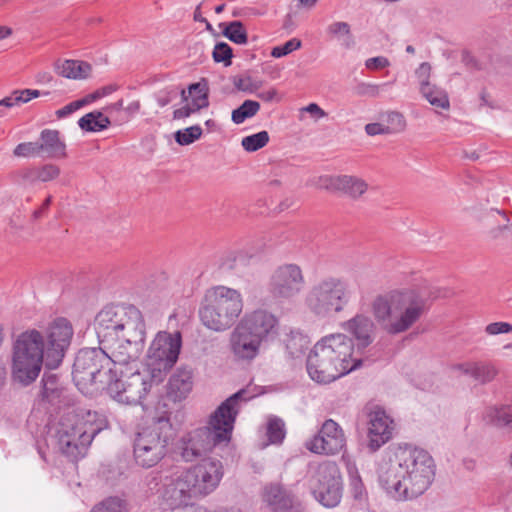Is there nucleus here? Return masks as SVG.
Listing matches in <instances>:
<instances>
[{"mask_svg": "<svg viewBox=\"0 0 512 512\" xmlns=\"http://www.w3.org/2000/svg\"><path fill=\"white\" fill-rule=\"evenodd\" d=\"M73 336V328L65 318L54 320L46 332V344L37 330L18 336L12 353V379L27 386L38 377L45 361L49 369L57 368L63 360Z\"/></svg>", "mask_w": 512, "mask_h": 512, "instance_id": "obj_1", "label": "nucleus"}, {"mask_svg": "<svg viewBox=\"0 0 512 512\" xmlns=\"http://www.w3.org/2000/svg\"><path fill=\"white\" fill-rule=\"evenodd\" d=\"M380 486L396 500L422 495L432 483L435 464L424 449L398 446L387 449L377 463Z\"/></svg>", "mask_w": 512, "mask_h": 512, "instance_id": "obj_2", "label": "nucleus"}, {"mask_svg": "<svg viewBox=\"0 0 512 512\" xmlns=\"http://www.w3.org/2000/svg\"><path fill=\"white\" fill-rule=\"evenodd\" d=\"M246 389L231 395L211 414L208 425L194 429L182 436L180 455L186 462H193L211 452L215 447L227 446L231 440L241 403L251 399Z\"/></svg>", "mask_w": 512, "mask_h": 512, "instance_id": "obj_3", "label": "nucleus"}, {"mask_svg": "<svg viewBox=\"0 0 512 512\" xmlns=\"http://www.w3.org/2000/svg\"><path fill=\"white\" fill-rule=\"evenodd\" d=\"M362 359L354 357V343L343 333L322 337L307 358L310 378L320 384H329L358 369Z\"/></svg>", "mask_w": 512, "mask_h": 512, "instance_id": "obj_4", "label": "nucleus"}, {"mask_svg": "<svg viewBox=\"0 0 512 512\" xmlns=\"http://www.w3.org/2000/svg\"><path fill=\"white\" fill-rule=\"evenodd\" d=\"M105 426V418L96 411H68L61 417L55 430L56 447L70 460L77 461L86 455L93 439Z\"/></svg>", "mask_w": 512, "mask_h": 512, "instance_id": "obj_5", "label": "nucleus"}, {"mask_svg": "<svg viewBox=\"0 0 512 512\" xmlns=\"http://www.w3.org/2000/svg\"><path fill=\"white\" fill-rule=\"evenodd\" d=\"M373 314L382 328L392 335L410 329L422 316L425 309L423 298L415 291L379 296L372 304Z\"/></svg>", "mask_w": 512, "mask_h": 512, "instance_id": "obj_6", "label": "nucleus"}, {"mask_svg": "<svg viewBox=\"0 0 512 512\" xmlns=\"http://www.w3.org/2000/svg\"><path fill=\"white\" fill-rule=\"evenodd\" d=\"M243 310L241 293L223 285L210 288L199 315L202 324L210 330L223 332L229 329Z\"/></svg>", "mask_w": 512, "mask_h": 512, "instance_id": "obj_7", "label": "nucleus"}, {"mask_svg": "<svg viewBox=\"0 0 512 512\" xmlns=\"http://www.w3.org/2000/svg\"><path fill=\"white\" fill-rule=\"evenodd\" d=\"M94 328L99 344L145 330L141 311L133 305L104 307L95 317Z\"/></svg>", "mask_w": 512, "mask_h": 512, "instance_id": "obj_8", "label": "nucleus"}, {"mask_svg": "<svg viewBox=\"0 0 512 512\" xmlns=\"http://www.w3.org/2000/svg\"><path fill=\"white\" fill-rule=\"evenodd\" d=\"M352 290L349 284L336 277L325 278L311 287L305 297V304L318 316L339 313L349 303Z\"/></svg>", "mask_w": 512, "mask_h": 512, "instance_id": "obj_9", "label": "nucleus"}, {"mask_svg": "<svg viewBox=\"0 0 512 512\" xmlns=\"http://www.w3.org/2000/svg\"><path fill=\"white\" fill-rule=\"evenodd\" d=\"M306 478L314 498L324 507L334 508L340 503L343 485L340 470L335 462L310 464Z\"/></svg>", "mask_w": 512, "mask_h": 512, "instance_id": "obj_10", "label": "nucleus"}, {"mask_svg": "<svg viewBox=\"0 0 512 512\" xmlns=\"http://www.w3.org/2000/svg\"><path fill=\"white\" fill-rule=\"evenodd\" d=\"M168 430H170L169 421L160 418L136 434L133 453L138 465L150 468L164 458L170 441Z\"/></svg>", "mask_w": 512, "mask_h": 512, "instance_id": "obj_11", "label": "nucleus"}, {"mask_svg": "<svg viewBox=\"0 0 512 512\" xmlns=\"http://www.w3.org/2000/svg\"><path fill=\"white\" fill-rule=\"evenodd\" d=\"M118 374L107 383V391L116 401L129 405L140 404L151 388L162 382L154 381L146 367L141 372L120 369Z\"/></svg>", "mask_w": 512, "mask_h": 512, "instance_id": "obj_12", "label": "nucleus"}, {"mask_svg": "<svg viewBox=\"0 0 512 512\" xmlns=\"http://www.w3.org/2000/svg\"><path fill=\"white\" fill-rule=\"evenodd\" d=\"M73 379L79 383H100L107 385L116 376V370L109 366V359L101 345L81 349L73 364Z\"/></svg>", "mask_w": 512, "mask_h": 512, "instance_id": "obj_13", "label": "nucleus"}, {"mask_svg": "<svg viewBox=\"0 0 512 512\" xmlns=\"http://www.w3.org/2000/svg\"><path fill=\"white\" fill-rule=\"evenodd\" d=\"M181 348V335L158 332L149 346L145 367L149 369L154 381H163L168 371L178 360Z\"/></svg>", "mask_w": 512, "mask_h": 512, "instance_id": "obj_14", "label": "nucleus"}, {"mask_svg": "<svg viewBox=\"0 0 512 512\" xmlns=\"http://www.w3.org/2000/svg\"><path fill=\"white\" fill-rule=\"evenodd\" d=\"M145 334V330L139 331L101 344L102 350L109 359V366L116 370V375L120 369L133 370L131 365L135 364L140 356Z\"/></svg>", "mask_w": 512, "mask_h": 512, "instance_id": "obj_15", "label": "nucleus"}, {"mask_svg": "<svg viewBox=\"0 0 512 512\" xmlns=\"http://www.w3.org/2000/svg\"><path fill=\"white\" fill-rule=\"evenodd\" d=\"M162 481L161 497L171 509L190 507L192 498L198 496L186 470L166 475Z\"/></svg>", "mask_w": 512, "mask_h": 512, "instance_id": "obj_16", "label": "nucleus"}, {"mask_svg": "<svg viewBox=\"0 0 512 512\" xmlns=\"http://www.w3.org/2000/svg\"><path fill=\"white\" fill-rule=\"evenodd\" d=\"M304 275L296 264H285L274 270L269 281V291L274 298L290 299L304 287Z\"/></svg>", "mask_w": 512, "mask_h": 512, "instance_id": "obj_17", "label": "nucleus"}, {"mask_svg": "<svg viewBox=\"0 0 512 512\" xmlns=\"http://www.w3.org/2000/svg\"><path fill=\"white\" fill-rule=\"evenodd\" d=\"M186 472L192 481L195 494L206 496L219 486L224 475V468L220 460L207 458L186 469Z\"/></svg>", "mask_w": 512, "mask_h": 512, "instance_id": "obj_18", "label": "nucleus"}, {"mask_svg": "<svg viewBox=\"0 0 512 512\" xmlns=\"http://www.w3.org/2000/svg\"><path fill=\"white\" fill-rule=\"evenodd\" d=\"M316 186L332 193H338L352 200L360 199L369 189L365 179L350 174L319 176Z\"/></svg>", "mask_w": 512, "mask_h": 512, "instance_id": "obj_19", "label": "nucleus"}, {"mask_svg": "<svg viewBox=\"0 0 512 512\" xmlns=\"http://www.w3.org/2000/svg\"><path fill=\"white\" fill-rule=\"evenodd\" d=\"M346 438L342 428L332 419L326 420L319 433L306 442V448L316 454L334 455L343 450Z\"/></svg>", "mask_w": 512, "mask_h": 512, "instance_id": "obj_20", "label": "nucleus"}, {"mask_svg": "<svg viewBox=\"0 0 512 512\" xmlns=\"http://www.w3.org/2000/svg\"><path fill=\"white\" fill-rule=\"evenodd\" d=\"M239 324L256 337L261 343L277 334L278 319L267 310L257 309L246 313Z\"/></svg>", "mask_w": 512, "mask_h": 512, "instance_id": "obj_21", "label": "nucleus"}, {"mask_svg": "<svg viewBox=\"0 0 512 512\" xmlns=\"http://www.w3.org/2000/svg\"><path fill=\"white\" fill-rule=\"evenodd\" d=\"M261 344L256 337L239 323L229 337V349L238 361H252L255 359L260 352Z\"/></svg>", "mask_w": 512, "mask_h": 512, "instance_id": "obj_22", "label": "nucleus"}, {"mask_svg": "<svg viewBox=\"0 0 512 512\" xmlns=\"http://www.w3.org/2000/svg\"><path fill=\"white\" fill-rule=\"evenodd\" d=\"M393 420L382 409H376L370 414L368 428V447L372 452L377 451L387 443L393 432Z\"/></svg>", "mask_w": 512, "mask_h": 512, "instance_id": "obj_23", "label": "nucleus"}, {"mask_svg": "<svg viewBox=\"0 0 512 512\" xmlns=\"http://www.w3.org/2000/svg\"><path fill=\"white\" fill-rule=\"evenodd\" d=\"M263 501L274 512H300V504L294 495L279 484L265 486Z\"/></svg>", "mask_w": 512, "mask_h": 512, "instance_id": "obj_24", "label": "nucleus"}, {"mask_svg": "<svg viewBox=\"0 0 512 512\" xmlns=\"http://www.w3.org/2000/svg\"><path fill=\"white\" fill-rule=\"evenodd\" d=\"M344 328L357 340V350L365 349L373 342L374 323L364 315L358 314L344 324Z\"/></svg>", "mask_w": 512, "mask_h": 512, "instance_id": "obj_25", "label": "nucleus"}, {"mask_svg": "<svg viewBox=\"0 0 512 512\" xmlns=\"http://www.w3.org/2000/svg\"><path fill=\"white\" fill-rule=\"evenodd\" d=\"M450 370L467 375L481 384L491 382L497 375V370L493 365L484 363L457 364L450 367Z\"/></svg>", "mask_w": 512, "mask_h": 512, "instance_id": "obj_26", "label": "nucleus"}, {"mask_svg": "<svg viewBox=\"0 0 512 512\" xmlns=\"http://www.w3.org/2000/svg\"><path fill=\"white\" fill-rule=\"evenodd\" d=\"M193 386L192 373L189 370H178L169 379L167 394L174 401L185 399Z\"/></svg>", "mask_w": 512, "mask_h": 512, "instance_id": "obj_27", "label": "nucleus"}, {"mask_svg": "<svg viewBox=\"0 0 512 512\" xmlns=\"http://www.w3.org/2000/svg\"><path fill=\"white\" fill-rule=\"evenodd\" d=\"M349 478V492L352 498L359 504L367 500V490L359 474L356 463L347 455L342 456Z\"/></svg>", "mask_w": 512, "mask_h": 512, "instance_id": "obj_28", "label": "nucleus"}, {"mask_svg": "<svg viewBox=\"0 0 512 512\" xmlns=\"http://www.w3.org/2000/svg\"><path fill=\"white\" fill-rule=\"evenodd\" d=\"M55 69L59 75L69 79H85L92 71L88 62L71 59L57 61Z\"/></svg>", "mask_w": 512, "mask_h": 512, "instance_id": "obj_29", "label": "nucleus"}, {"mask_svg": "<svg viewBox=\"0 0 512 512\" xmlns=\"http://www.w3.org/2000/svg\"><path fill=\"white\" fill-rule=\"evenodd\" d=\"M40 139L42 142L39 143V146H42V153L45 152L47 157L56 158L66 156V145L61 141L59 131L44 129L40 134Z\"/></svg>", "mask_w": 512, "mask_h": 512, "instance_id": "obj_30", "label": "nucleus"}, {"mask_svg": "<svg viewBox=\"0 0 512 512\" xmlns=\"http://www.w3.org/2000/svg\"><path fill=\"white\" fill-rule=\"evenodd\" d=\"M483 420L493 426L512 430V405L488 407L483 414Z\"/></svg>", "mask_w": 512, "mask_h": 512, "instance_id": "obj_31", "label": "nucleus"}, {"mask_svg": "<svg viewBox=\"0 0 512 512\" xmlns=\"http://www.w3.org/2000/svg\"><path fill=\"white\" fill-rule=\"evenodd\" d=\"M309 345L308 336L298 330H292L285 339L286 351L292 359L303 357Z\"/></svg>", "mask_w": 512, "mask_h": 512, "instance_id": "obj_32", "label": "nucleus"}, {"mask_svg": "<svg viewBox=\"0 0 512 512\" xmlns=\"http://www.w3.org/2000/svg\"><path fill=\"white\" fill-rule=\"evenodd\" d=\"M63 393L58 377L55 374L44 373L42 377L41 396L49 403L55 404L59 401Z\"/></svg>", "mask_w": 512, "mask_h": 512, "instance_id": "obj_33", "label": "nucleus"}, {"mask_svg": "<svg viewBox=\"0 0 512 512\" xmlns=\"http://www.w3.org/2000/svg\"><path fill=\"white\" fill-rule=\"evenodd\" d=\"M110 123V119L104 116L100 111L87 113L78 121L79 127L88 132L102 131L108 128Z\"/></svg>", "mask_w": 512, "mask_h": 512, "instance_id": "obj_34", "label": "nucleus"}, {"mask_svg": "<svg viewBox=\"0 0 512 512\" xmlns=\"http://www.w3.org/2000/svg\"><path fill=\"white\" fill-rule=\"evenodd\" d=\"M222 34L230 41L238 45H245L248 42L247 31L241 21H232L229 23H221Z\"/></svg>", "mask_w": 512, "mask_h": 512, "instance_id": "obj_35", "label": "nucleus"}, {"mask_svg": "<svg viewBox=\"0 0 512 512\" xmlns=\"http://www.w3.org/2000/svg\"><path fill=\"white\" fill-rule=\"evenodd\" d=\"M420 92L436 109L448 108V96L444 90L432 85H424Z\"/></svg>", "mask_w": 512, "mask_h": 512, "instance_id": "obj_36", "label": "nucleus"}, {"mask_svg": "<svg viewBox=\"0 0 512 512\" xmlns=\"http://www.w3.org/2000/svg\"><path fill=\"white\" fill-rule=\"evenodd\" d=\"M259 110V102L254 100H245L238 108L232 111L231 119L235 124H241L246 119L255 116Z\"/></svg>", "mask_w": 512, "mask_h": 512, "instance_id": "obj_37", "label": "nucleus"}, {"mask_svg": "<svg viewBox=\"0 0 512 512\" xmlns=\"http://www.w3.org/2000/svg\"><path fill=\"white\" fill-rule=\"evenodd\" d=\"M266 434L270 444L282 443L286 435L283 420L278 417H270L267 422Z\"/></svg>", "mask_w": 512, "mask_h": 512, "instance_id": "obj_38", "label": "nucleus"}, {"mask_svg": "<svg viewBox=\"0 0 512 512\" xmlns=\"http://www.w3.org/2000/svg\"><path fill=\"white\" fill-rule=\"evenodd\" d=\"M203 130L200 125H193L188 128L178 130L174 134L175 141L181 146H187L200 139Z\"/></svg>", "mask_w": 512, "mask_h": 512, "instance_id": "obj_39", "label": "nucleus"}, {"mask_svg": "<svg viewBox=\"0 0 512 512\" xmlns=\"http://www.w3.org/2000/svg\"><path fill=\"white\" fill-rule=\"evenodd\" d=\"M269 142V134L267 131H260L258 133L246 136L242 139L241 145L247 152H255Z\"/></svg>", "mask_w": 512, "mask_h": 512, "instance_id": "obj_40", "label": "nucleus"}, {"mask_svg": "<svg viewBox=\"0 0 512 512\" xmlns=\"http://www.w3.org/2000/svg\"><path fill=\"white\" fill-rule=\"evenodd\" d=\"M90 512H127V505L119 497H108L95 505Z\"/></svg>", "mask_w": 512, "mask_h": 512, "instance_id": "obj_41", "label": "nucleus"}, {"mask_svg": "<svg viewBox=\"0 0 512 512\" xmlns=\"http://www.w3.org/2000/svg\"><path fill=\"white\" fill-rule=\"evenodd\" d=\"M384 124L389 134L402 132L406 127V120L400 112L390 111L384 117Z\"/></svg>", "mask_w": 512, "mask_h": 512, "instance_id": "obj_42", "label": "nucleus"}, {"mask_svg": "<svg viewBox=\"0 0 512 512\" xmlns=\"http://www.w3.org/2000/svg\"><path fill=\"white\" fill-rule=\"evenodd\" d=\"M209 106V102H206L204 94L201 97H198L194 101V104L192 105H185L181 108H178L174 110L173 112V118L174 119H183L187 118L193 113L199 111L200 109L206 108Z\"/></svg>", "mask_w": 512, "mask_h": 512, "instance_id": "obj_43", "label": "nucleus"}, {"mask_svg": "<svg viewBox=\"0 0 512 512\" xmlns=\"http://www.w3.org/2000/svg\"><path fill=\"white\" fill-rule=\"evenodd\" d=\"M212 57L216 63H223L224 66H230L233 57L232 48L225 42H218L214 47Z\"/></svg>", "mask_w": 512, "mask_h": 512, "instance_id": "obj_44", "label": "nucleus"}, {"mask_svg": "<svg viewBox=\"0 0 512 512\" xmlns=\"http://www.w3.org/2000/svg\"><path fill=\"white\" fill-rule=\"evenodd\" d=\"M13 153L17 157L40 156L42 146H39V142H24L18 144Z\"/></svg>", "mask_w": 512, "mask_h": 512, "instance_id": "obj_45", "label": "nucleus"}, {"mask_svg": "<svg viewBox=\"0 0 512 512\" xmlns=\"http://www.w3.org/2000/svg\"><path fill=\"white\" fill-rule=\"evenodd\" d=\"M388 84H371V83H359L354 88L355 94L358 96H367V97H378L380 95L381 90L386 87Z\"/></svg>", "mask_w": 512, "mask_h": 512, "instance_id": "obj_46", "label": "nucleus"}, {"mask_svg": "<svg viewBox=\"0 0 512 512\" xmlns=\"http://www.w3.org/2000/svg\"><path fill=\"white\" fill-rule=\"evenodd\" d=\"M301 44L302 43L299 39L292 38L283 45L274 47L271 51V56L274 58H281L299 49L301 47Z\"/></svg>", "mask_w": 512, "mask_h": 512, "instance_id": "obj_47", "label": "nucleus"}, {"mask_svg": "<svg viewBox=\"0 0 512 512\" xmlns=\"http://www.w3.org/2000/svg\"><path fill=\"white\" fill-rule=\"evenodd\" d=\"M60 175V168L55 164H44L38 166V178L41 182L52 181Z\"/></svg>", "mask_w": 512, "mask_h": 512, "instance_id": "obj_48", "label": "nucleus"}, {"mask_svg": "<svg viewBox=\"0 0 512 512\" xmlns=\"http://www.w3.org/2000/svg\"><path fill=\"white\" fill-rule=\"evenodd\" d=\"M206 99V102H209L208 100V94H209V87L208 82L205 78H202L197 83H192L189 85V96H191L192 104H194V101L198 99V97H201L203 95Z\"/></svg>", "mask_w": 512, "mask_h": 512, "instance_id": "obj_49", "label": "nucleus"}, {"mask_svg": "<svg viewBox=\"0 0 512 512\" xmlns=\"http://www.w3.org/2000/svg\"><path fill=\"white\" fill-rule=\"evenodd\" d=\"M512 332V324L508 322H493L485 327V333L488 335L507 334Z\"/></svg>", "mask_w": 512, "mask_h": 512, "instance_id": "obj_50", "label": "nucleus"}, {"mask_svg": "<svg viewBox=\"0 0 512 512\" xmlns=\"http://www.w3.org/2000/svg\"><path fill=\"white\" fill-rule=\"evenodd\" d=\"M177 92L173 87H167L156 94V101L160 107L167 106L176 97Z\"/></svg>", "mask_w": 512, "mask_h": 512, "instance_id": "obj_51", "label": "nucleus"}, {"mask_svg": "<svg viewBox=\"0 0 512 512\" xmlns=\"http://www.w3.org/2000/svg\"><path fill=\"white\" fill-rule=\"evenodd\" d=\"M430 72L431 66L427 62L421 63L420 66L416 69L415 75L420 84V90L423 88L424 85H431L429 83Z\"/></svg>", "mask_w": 512, "mask_h": 512, "instance_id": "obj_52", "label": "nucleus"}, {"mask_svg": "<svg viewBox=\"0 0 512 512\" xmlns=\"http://www.w3.org/2000/svg\"><path fill=\"white\" fill-rule=\"evenodd\" d=\"M17 175L24 182L35 183L39 181L38 166L23 168L17 172Z\"/></svg>", "mask_w": 512, "mask_h": 512, "instance_id": "obj_53", "label": "nucleus"}, {"mask_svg": "<svg viewBox=\"0 0 512 512\" xmlns=\"http://www.w3.org/2000/svg\"><path fill=\"white\" fill-rule=\"evenodd\" d=\"M15 94L17 96L18 104L27 103L33 98H37L41 95V92L36 89H23V90H15Z\"/></svg>", "mask_w": 512, "mask_h": 512, "instance_id": "obj_54", "label": "nucleus"}, {"mask_svg": "<svg viewBox=\"0 0 512 512\" xmlns=\"http://www.w3.org/2000/svg\"><path fill=\"white\" fill-rule=\"evenodd\" d=\"M328 32L332 35L345 34L351 36L350 25L347 22H334L330 24Z\"/></svg>", "mask_w": 512, "mask_h": 512, "instance_id": "obj_55", "label": "nucleus"}, {"mask_svg": "<svg viewBox=\"0 0 512 512\" xmlns=\"http://www.w3.org/2000/svg\"><path fill=\"white\" fill-rule=\"evenodd\" d=\"M80 108H82L81 102L79 100H76V101H73V102L67 104L66 106L62 107L61 109H58L56 111V116L59 119L67 117Z\"/></svg>", "mask_w": 512, "mask_h": 512, "instance_id": "obj_56", "label": "nucleus"}, {"mask_svg": "<svg viewBox=\"0 0 512 512\" xmlns=\"http://www.w3.org/2000/svg\"><path fill=\"white\" fill-rule=\"evenodd\" d=\"M251 81L252 78L250 76H238L234 78L233 84L239 91L250 93V90L252 89L250 87Z\"/></svg>", "mask_w": 512, "mask_h": 512, "instance_id": "obj_57", "label": "nucleus"}, {"mask_svg": "<svg viewBox=\"0 0 512 512\" xmlns=\"http://www.w3.org/2000/svg\"><path fill=\"white\" fill-rule=\"evenodd\" d=\"M365 132L369 136L389 134L384 123H369L365 126Z\"/></svg>", "mask_w": 512, "mask_h": 512, "instance_id": "obj_58", "label": "nucleus"}, {"mask_svg": "<svg viewBox=\"0 0 512 512\" xmlns=\"http://www.w3.org/2000/svg\"><path fill=\"white\" fill-rule=\"evenodd\" d=\"M387 66H389V61L387 58L382 56L370 58L366 61V67L368 69H382Z\"/></svg>", "mask_w": 512, "mask_h": 512, "instance_id": "obj_59", "label": "nucleus"}, {"mask_svg": "<svg viewBox=\"0 0 512 512\" xmlns=\"http://www.w3.org/2000/svg\"><path fill=\"white\" fill-rule=\"evenodd\" d=\"M52 203V196H48L44 202L42 203V205L33 211L32 213V219L33 220H38L40 219L41 217H43V215L48 211L50 205Z\"/></svg>", "mask_w": 512, "mask_h": 512, "instance_id": "obj_60", "label": "nucleus"}, {"mask_svg": "<svg viewBox=\"0 0 512 512\" xmlns=\"http://www.w3.org/2000/svg\"><path fill=\"white\" fill-rule=\"evenodd\" d=\"M302 110L310 114L316 115L318 118H323L327 115L326 112L316 103H310Z\"/></svg>", "mask_w": 512, "mask_h": 512, "instance_id": "obj_61", "label": "nucleus"}, {"mask_svg": "<svg viewBox=\"0 0 512 512\" xmlns=\"http://www.w3.org/2000/svg\"><path fill=\"white\" fill-rule=\"evenodd\" d=\"M17 105L19 104L15 91H13L9 96L0 100V107L12 108Z\"/></svg>", "mask_w": 512, "mask_h": 512, "instance_id": "obj_62", "label": "nucleus"}, {"mask_svg": "<svg viewBox=\"0 0 512 512\" xmlns=\"http://www.w3.org/2000/svg\"><path fill=\"white\" fill-rule=\"evenodd\" d=\"M259 99L265 102H271L277 96V90L275 88H271L266 91H261L256 94Z\"/></svg>", "mask_w": 512, "mask_h": 512, "instance_id": "obj_63", "label": "nucleus"}, {"mask_svg": "<svg viewBox=\"0 0 512 512\" xmlns=\"http://www.w3.org/2000/svg\"><path fill=\"white\" fill-rule=\"evenodd\" d=\"M461 59H462V62L468 67V68H478V64H477V61L474 59V57L472 55H470L468 52L466 51H462L461 53Z\"/></svg>", "mask_w": 512, "mask_h": 512, "instance_id": "obj_64", "label": "nucleus"}]
</instances>
